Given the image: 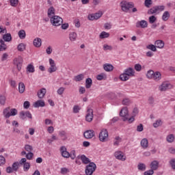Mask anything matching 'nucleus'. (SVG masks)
<instances>
[{
  "instance_id": "40",
  "label": "nucleus",
  "mask_w": 175,
  "mask_h": 175,
  "mask_svg": "<svg viewBox=\"0 0 175 175\" xmlns=\"http://www.w3.org/2000/svg\"><path fill=\"white\" fill-rule=\"evenodd\" d=\"M27 47V45H25V44L24 43H20L18 46H17V50L18 51H25V49Z\"/></svg>"
},
{
  "instance_id": "28",
  "label": "nucleus",
  "mask_w": 175,
  "mask_h": 175,
  "mask_svg": "<svg viewBox=\"0 0 175 175\" xmlns=\"http://www.w3.org/2000/svg\"><path fill=\"white\" fill-rule=\"evenodd\" d=\"M37 95L40 99H43V98H44V95H46V88L40 89L38 92Z\"/></svg>"
},
{
  "instance_id": "29",
  "label": "nucleus",
  "mask_w": 175,
  "mask_h": 175,
  "mask_svg": "<svg viewBox=\"0 0 175 175\" xmlns=\"http://www.w3.org/2000/svg\"><path fill=\"white\" fill-rule=\"evenodd\" d=\"M33 44L35 47H40L42 46V39L36 38L33 41Z\"/></svg>"
},
{
  "instance_id": "60",
  "label": "nucleus",
  "mask_w": 175,
  "mask_h": 175,
  "mask_svg": "<svg viewBox=\"0 0 175 175\" xmlns=\"http://www.w3.org/2000/svg\"><path fill=\"white\" fill-rule=\"evenodd\" d=\"M123 121H128L129 122V124H132V122H133V121H135V116H133L130 118H128V116L125 118L123 119Z\"/></svg>"
},
{
  "instance_id": "31",
  "label": "nucleus",
  "mask_w": 175,
  "mask_h": 175,
  "mask_svg": "<svg viewBox=\"0 0 175 175\" xmlns=\"http://www.w3.org/2000/svg\"><path fill=\"white\" fill-rule=\"evenodd\" d=\"M80 159L82 161V163H84V165H88V163H91V161L88 159V157H86L85 155L82 154L80 156Z\"/></svg>"
},
{
  "instance_id": "38",
  "label": "nucleus",
  "mask_w": 175,
  "mask_h": 175,
  "mask_svg": "<svg viewBox=\"0 0 175 175\" xmlns=\"http://www.w3.org/2000/svg\"><path fill=\"white\" fill-rule=\"evenodd\" d=\"M59 136L61 137L62 140H66V139H68V135L65 131H59Z\"/></svg>"
},
{
  "instance_id": "27",
  "label": "nucleus",
  "mask_w": 175,
  "mask_h": 175,
  "mask_svg": "<svg viewBox=\"0 0 175 175\" xmlns=\"http://www.w3.org/2000/svg\"><path fill=\"white\" fill-rule=\"evenodd\" d=\"M154 44L157 49H163V47H165V42H163L161 40H156Z\"/></svg>"
},
{
  "instance_id": "11",
  "label": "nucleus",
  "mask_w": 175,
  "mask_h": 175,
  "mask_svg": "<svg viewBox=\"0 0 175 175\" xmlns=\"http://www.w3.org/2000/svg\"><path fill=\"white\" fill-rule=\"evenodd\" d=\"M114 157L116 159H118V161H122V162L126 161V156L121 150L115 152Z\"/></svg>"
},
{
  "instance_id": "54",
  "label": "nucleus",
  "mask_w": 175,
  "mask_h": 175,
  "mask_svg": "<svg viewBox=\"0 0 175 175\" xmlns=\"http://www.w3.org/2000/svg\"><path fill=\"white\" fill-rule=\"evenodd\" d=\"M152 5V0H145L144 6L146 8H150Z\"/></svg>"
},
{
  "instance_id": "62",
  "label": "nucleus",
  "mask_w": 175,
  "mask_h": 175,
  "mask_svg": "<svg viewBox=\"0 0 175 175\" xmlns=\"http://www.w3.org/2000/svg\"><path fill=\"white\" fill-rule=\"evenodd\" d=\"M61 25L62 29L66 30V29H68V28H69V23H62V25Z\"/></svg>"
},
{
  "instance_id": "16",
  "label": "nucleus",
  "mask_w": 175,
  "mask_h": 175,
  "mask_svg": "<svg viewBox=\"0 0 175 175\" xmlns=\"http://www.w3.org/2000/svg\"><path fill=\"white\" fill-rule=\"evenodd\" d=\"M83 136L85 139H92L95 136V131L94 130H88L85 131Z\"/></svg>"
},
{
  "instance_id": "23",
  "label": "nucleus",
  "mask_w": 175,
  "mask_h": 175,
  "mask_svg": "<svg viewBox=\"0 0 175 175\" xmlns=\"http://www.w3.org/2000/svg\"><path fill=\"white\" fill-rule=\"evenodd\" d=\"M68 38L71 42H76L77 40V33L75 31L70 32Z\"/></svg>"
},
{
  "instance_id": "9",
  "label": "nucleus",
  "mask_w": 175,
  "mask_h": 175,
  "mask_svg": "<svg viewBox=\"0 0 175 175\" xmlns=\"http://www.w3.org/2000/svg\"><path fill=\"white\" fill-rule=\"evenodd\" d=\"M102 16H103V12L102 11H98L94 14H90L88 18L90 21H94V20H99Z\"/></svg>"
},
{
  "instance_id": "1",
  "label": "nucleus",
  "mask_w": 175,
  "mask_h": 175,
  "mask_svg": "<svg viewBox=\"0 0 175 175\" xmlns=\"http://www.w3.org/2000/svg\"><path fill=\"white\" fill-rule=\"evenodd\" d=\"M18 111L16 108L10 109V107H6L3 110V116L4 118H10V117H14L17 116Z\"/></svg>"
},
{
  "instance_id": "36",
  "label": "nucleus",
  "mask_w": 175,
  "mask_h": 175,
  "mask_svg": "<svg viewBox=\"0 0 175 175\" xmlns=\"http://www.w3.org/2000/svg\"><path fill=\"white\" fill-rule=\"evenodd\" d=\"M154 73H155V72H154L152 70H148L146 72L147 79H148V80H152L154 77Z\"/></svg>"
},
{
  "instance_id": "49",
  "label": "nucleus",
  "mask_w": 175,
  "mask_h": 175,
  "mask_svg": "<svg viewBox=\"0 0 175 175\" xmlns=\"http://www.w3.org/2000/svg\"><path fill=\"white\" fill-rule=\"evenodd\" d=\"M107 78V75H106L105 73H101V74L97 75V77H96L97 80H99V81L105 79Z\"/></svg>"
},
{
  "instance_id": "20",
  "label": "nucleus",
  "mask_w": 175,
  "mask_h": 175,
  "mask_svg": "<svg viewBox=\"0 0 175 175\" xmlns=\"http://www.w3.org/2000/svg\"><path fill=\"white\" fill-rule=\"evenodd\" d=\"M124 73L129 77H133L135 76V70L132 68H128L124 70Z\"/></svg>"
},
{
  "instance_id": "64",
  "label": "nucleus",
  "mask_w": 175,
  "mask_h": 175,
  "mask_svg": "<svg viewBox=\"0 0 175 175\" xmlns=\"http://www.w3.org/2000/svg\"><path fill=\"white\" fill-rule=\"evenodd\" d=\"M170 165H171L172 169H174V170H175V159H172L170 161Z\"/></svg>"
},
{
  "instance_id": "47",
  "label": "nucleus",
  "mask_w": 175,
  "mask_h": 175,
  "mask_svg": "<svg viewBox=\"0 0 175 175\" xmlns=\"http://www.w3.org/2000/svg\"><path fill=\"white\" fill-rule=\"evenodd\" d=\"M0 105H1V106L6 105V96L2 94H0Z\"/></svg>"
},
{
  "instance_id": "7",
  "label": "nucleus",
  "mask_w": 175,
  "mask_h": 175,
  "mask_svg": "<svg viewBox=\"0 0 175 175\" xmlns=\"http://www.w3.org/2000/svg\"><path fill=\"white\" fill-rule=\"evenodd\" d=\"M173 88V85L167 81H163L159 86V91L161 92H165L167 91V90H172Z\"/></svg>"
},
{
  "instance_id": "58",
  "label": "nucleus",
  "mask_w": 175,
  "mask_h": 175,
  "mask_svg": "<svg viewBox=\"0 0 175 175\" xmlns=\"http://www.w3.org/2000/svg\"><path fill=\"white\" fill-rule=\"evenodd\" d=\"M134 69L136 70V72H142V67L140 64H136L134 66Z\"/></svg>"
},
{
  "instance_id": "63",
  "label": "nucleus",
  "mask_w": 175,
  "mask_h": 175,
  "mask_svg": "<svg viewBox=\"0 0 175 175\" xmlns=\"http://www.w3.org/2000/svg\"><path fill=\"white\" fill-rule=\"evenodd\" d=\"M154 174V170H152L151 168L148 170H146L144 175H153Z\"/></svg>"
},
{
  "instance_id": "44",
  "label": "nucleus",
  "mask_w": 175,
  "mask_h": 175,
  "mask_svg": "<svg viewBox=\"0 0 175 175\" xmlns=\"http://www.w3.org/2000/svg\"><path fill=\"white\" fill-rule=\"evenodd\" d=\"M92 85V79L91 78H88L85 80V88H91Z\"/></svg>"
},
{
  "instance_id": "18",
  "label": "nucleus",
  "mask_w": 175,
  "mask_h": 175,
  "mask_svg": "<svg viewBox=\"0 0 175 175\" xmlns=\"http://www.w3.org/2000/svg\"><path fill=\"white\" fill-rule=\"evenodd\" d=\"M150 167L154 171L158 170L159 168V161L157 160L152 161L150 164Z\"/></svg>"
},
{
  "instance_id": "56",
  "label": "nucleus",
  "mask_w": 175,
  "mask_h": 175,
  "mask_svg": "<svg viewBox=\"0 0 175 175\" xmlns=\"http://www.w3.org/2000/svg\"><path fill=\"white\" fill-rule=\"evenodd\" d=\"M150 24H154L157 21V16L152 15L148 18Z\"/></svg>"
},
{
  "instance_id": "53",
  "label": "nucleus",
  "mask_w": 175,
  "mask_h": 175,
  "mask_svg": "<svg viewBox=\"0 0 175 175\" xmlns=\"http://www.w3.org/2000/svg\"><path fill=\"white\" fill-rule=\"evenodd\" d=\"M103 49L104 51H107V50H109V51H111V50H113V46L107 44H105L103 46Z\"/></svg>"
},
{
  "instance_id": "50",
  "label": "nucleus",
  "mask_w": 175,
  "mask_h": 175,
  "mask_svg": "<svg viewBox=\"0 0 175 175\" xmlns=\"http://www.w3.org/2000/svg\"><path fill=\"white\" fill-rule=\"evenodd\" d=\"M19 166H20V163H18V161L14 162L12 166V169L14 170V172H17L18 170Z\"/></svg>"
},
{
  "instance_id": "52",
  "label": "nucleus",
  "mask_w": 175,
  "mask_h": 175,
  "mask_svg": "<svg viewBox=\"0 0 175 175\" xmlns=\"http://www.w3.org/2000/svg\"><path fill=\"white\" fill-rule=\"evenodd\" d=\"M146 49H148V50H151V51H157V46L152 44L146 46Z\"/></svg>"
},
{
  "instance_id": "19",
  "label": "nucleus",
  "mask_w": 175,
  "mask_h": 175,
  "mask_svg": "<svg viewBox=\"0 0 175 175\" xmlns=\"http://www.w3.org/2000/svg\"><path fill=\"white\" fill-rule=\"evenodd\" d=\"M152 80H154V81H160V80H162V74L159 71H156L153 74V78Z\"/></svg>"
},
{
  "instance_id": "43",
  "label": "nucleus",
  "mask_w": 175,
  "mask_h": 175,
  "mask_svg": "<svg viewBox=\"0 0 175 175\" xmlns=\"http://www.w3.org/2000/svg\"><path fill=\"white\" fill-rule=\"evenodd\" d=\"M82 80H84V74H79L74 78L75 81H81Z\"/></svg>"
},
{
  "instance_id": "26",
  "label": "nucleus",
  "mask_w": 175,
  "mask_h": 175,
  "mask_svg": "<svg viewBox=\"0 0 175 175\" xmlns=\"http://www.w3.org/2000/svg\"><path fill=\"white\" fill-rule=\"evenodd\" d=\"M26 72L27 73H35V66L33 64L31 63L27 65Z\"/></svg>"
},
{
  "instance_id": "8",
  "label": "nucleus",
  "mask_w": 175,
  "mask_h": 175,
  "mask_svg": "<svg viewBox=\"0 0 175 175\" xmlns=\"http://www.w3.org/2000/svg\"><path fill=\"white\" fill-rule=\"evenodd\" d=\"M23 57L18 56L17 57H15L13 60V64L16 66V69L18 72L21 70V68H23Z\"/></svg>"
},
{
  "instance_id": "37",
  "label": "nucleus",
  "mask_w": 175,
  "mask_h": 175,
  "mask_svg": "<svg viewBox=\"0 0 175 175\" xmlns=\"http://www.w3.org/2000/svg\"><path fill=\"white\" fill-rule=\"evenodd\" d=\"M110 37V33L106 31H102L99 35L100 39H107V38Z\"/></svg>"
},
{
  "instance_id": "25",
  "label": "nucleus",
  "mask_w": 175,
  "mask_h": 175,
  "mask_svg": "<svg viewBox=\"0 0 175 175\" xmlns=\"http://www.w3.org/2000/svg\"><path fill=\"white\" fill-rule=\"evenodd\" d=\"M120 117H123L124 118H126L129 116V111L127 107H124L120 112Z\"/></svg>"
},
{
  "instance_id": "59",
  "label": "nucleus",
  "mask_w": 175,
  "mask_h": 175,
  "mask_svg": "<svg viewBox=\"0 0 175 175\" xmlns=\"http://www.w3.org/2000/svg\"><path fill=\"white\" fill-rule=\"evenodd\" d=\"M122 105L128 106V105H131V100H129V98H126L122 100Z\"/></svg>"
},
{
  "instance_id": "41",
  "label": "nucleus",
  "mask_w": 175,
  "mask_h": 175,
  "mask_svg": "<svg viewBox=\"0 0 175 175\" xmlns=\"http://www.w3.org/2000/svg\"><path fill=\"white\" fill-rule=\"evenodd\" d=\"M137 169H138V170H140L141 172H144L146 170V169H147V166L146 165V164H144L143 163H139L137 165Z\"/></svg>"
},
{
  "instance_id": "32",
  "label": "nucleus",
  "mask_w": 175,
  "mask_h": 175,
  "mask_svg": "<svg viewBox=\"0 0 175 175\" xmlns=\"http://www.w3.org/2000/svg\"><path fill=\"white\" fill-rule=\"evenodd\" d=\"M161 18H162L163 21H167V20H169V18H170V13L169 12V11H165L163 13Z\"/></svg>"
},
{
  "instance_id": "5",
  "label": "nucleus",
  "mask_w": 175,
  "mask_h": 175,
  "mask_svg": "<svg viewBox=\"0 0 175 175\" xmlns=\"http://www.w3.org/2000/svg\"><path fill=\"white\" fill-rule=\"evenodd\" d=\"M98 139L102 143L107 142V139H109V131H107V129H103L100 130V132L98 135Z\"/></svg>"
},
{
  "instance_id": "14",
  "label": "nucleus",
  "mask_w": 175,
  "mask_h": 175,
  "mask_svg": "<svg viewBox=\"0 0 175 175\" xmlns=\"http://www.w3.org/2000/svg\"><path fill=\"white\" fill-rule=\"evenodd\" d=\"M137 28H147L148 27V23L145 20L138 21L135 24Z\"/></svg>"
},
{
  "instance_id": "35",
  "label": "nucleus",
  "mask_w": 175,
  "mask_h": 175,
  "mask_svg": "<svg viewBox=\"0 0 175 175\" xmlns=\"http://www.w3.org/2000/svg\"><path fill=\"white\" fill-rule=\"evenodd\" d=\"M4 42H12V34L10 33H5L3 36Z\"/></svg>"
},
{
  "instance_id": "10",
  "label": "nucleus",
  "mask_w": 175,
  "mask_h": 175,
  "mask_svg": "<svg viewBox=\"0 0 175 175\" xmlns=\"http://www.w3.org/2000/svg\"><path fill=\"white\" fill-rule=\"evenodd\" d=\"M20 165H23V170L25 172H28L31 169V163L27 162L26 158H22L19 161Z\"/></svg>"
},
{
  "instance_id": "24",
  "label": "nucleus",
  "mask_w": 175,
  "mask_h": 175,
  "mask_svg": "<svg viewBox=\"0 0 175 175\" xmlns=\"http://www.w3.org/2000/svg\"><path fill=\"white\" fill-rule=\"evenodd\" d=\"M103 69L105 72H113L114 66L110 64H105L103 65Z\"/></svg>"
},
{
  "instance_id": "51",
  "label": "nucleus",
  "mask_w": 175,
  "mask_h": 175,
  "mask_svg": "<svg viewBox=\"0 0 175 175\" xmlns=\"http://www.w3.org/2000/svg\"><path fill=\"white\" fill-rule=\"evenodd\" d=\"M25 151H27V152H32V150H33V147L29 144L25 145Z\"/></svg>"
},
{
  "instance_id": "12",
  "label": "nucleus",
  "mask_w": 175,
  "mask_h": 175,
  "mask_svg": "<svg viewBox=\"0 0 175 175\" xmlns=\"http://www.w3.org/2000/svg\"><path fill=\"white\" fill-rule=\"evenodd\" d=\"M49 68H48L49 73H54V72H57V65L55 64V61L54 59L50 58L49 59Z\"/></svg>"
},
{
  "instance_id": "39",
  "label": "nucleus",
  "mask_w": 175,
  "mask_h": 175,
  "mask_svg": "<svg viewBox=\"0 0 175 175\" xmlns=\"http://www.w3.org/2000/svg\"><path fill=\"white\" fill-rule=\"evenodd\" d=\"M0 51H5L6 49H8V46H6V44H5V41L2 39L0 40Z\"/></svg>"
},
{
  "instance_id": "45",
  "label": "nucleus",
  "mask_w": 175,
  "mask_h": 175,
  "mask_svg": "<svg viewBox=\"0 0 175 175\" xmlns=\"http://www.w3.org/2000/svg\"><path fill=\"white\" fill-rule=\"evenodd\" d=\"M163 124V122H162V120L158 119L155 121V122L153 123L154 128H158L159 126H161Z\"/></svg>"
},
{
  "instance_id": "42",
  "label": "nucleus",
  "mask_w": 175,
  "mask_h": 175,
  "mask_svg": "<svg viewBox=\"0 0 175 175\" xmlns=\"http://www.w3.org/2000/svg\"><path fill=\"white\" fill-rule=\"evenodd\" d=\"M129 79H130V77H128L125 72H123L120 75V79L121 81H128Z\"/></svg>"
},
{
  "instance_id": "3",
  "label": "nucleus",
  "mask_w": 175,
  "mask_h": 175,
  "mask_svg": "<svg viewBox=\"0 0 175 175\" xmlns=\"http://www.w3.org/2000/svg\"><path fill=\"white\" fill-rule=\"evenodd\" d=\"M51 24L53 27H59L64 23V19L59 16H54L50 19Z\"/></svg>"
},
{
  "instance_id": "57",
  "label": "nucleus",
  "mask_w": 175,
  "mask_h": 175,
  "mask_svg": "<svg viewBox=\"0 0 175 175\" xmlns=\"http://www.w3.org/2000/svg\"><path fill=\"white\" fill-rule=\"evenodd\" d=\"M64 92H65V88L64 87H60L57 90V95H62Z\"/></svg>"
},
{
  "instance_id": "33",
  "label": "nucleus",
  "mask_w": 175,
  "mask_h": 175,
  "mask_svg": "<svg viewBox=\"0 0 175 175\" xmlns=\"http://www.w3.org/2000/svg\"><path fill=\"white\" fill-rule=\"evenodd\" d=\"M140 144L142 148H147L148 147V139H147V138L142 139L141 140Z\"/></svg>"
},
{
  "instance_id": "13",
  "label": "nucleus",
  "mask_w": 175,
  "mask_h": 175,
  "mask_svg": "<svg viewBox=\"0 0 175 175\" xmlns=\"http://www.w3.org/2000/svg\"><path fill=\"white\" fill-rule=\"evenodd\" d=\"M85 120L88 122H91L94 120V110L88 108L86 112Z\"/></svg>"
},
{
  "instance_id": "46",
  "label": "nucleus",
  "mask_w": 175,
  "mask_h": 175,
  "mask_svg": "<svg viewBox=\"0 0 175 175\" xmlns=\"http://www.w3.org/2000/svg\"><path fill=\"white\" fill-rule=\"evenodd\" d=\"M166 140L167 143H173L174 142V135L170 134L166 137Z\"/></svg>"
},
{
  "instance_id": "34",
  "label": "nucleus",
  "mask_w": 175,
  "mask_h": 175,
  "mask_svg": "<svg viewBox=\"0 0 175 175\" xmlns=\"http://www.w3.org/2000/svg\"><path fill=\"white\" fill-rule=\"evenodd\" d=\"M18 91L20 94H24L25 91V85L23 82L18 83Z\"/></svg>"
},
{
  "instance_id": "30",
  "label": "nucleus",
  "mask_w": 175,
  "mask_h": 175,
  "mask_svg": "<svg viewBox=\"0 0 175 175\" xmlns=\"http://www.w3.org/2000/svg\"><path fill=\"white\" fill-rule=\"evenodd\" d=\"M121 142H122V138H121V137L120 136L116 137L113 139V146H115V147H118Z\"/></svg>"
},
{
  "instance_id": "21",
  "label": "nucleus",
  "mask_w": 175,
  "mask_h": 175,
  "mask_svg": "<svg viewBox=\"0 0 175 175\" xmlns=\"http://www.w3.org/2000/svg\"><path fill=\"white\" fill-rule=\"evenodd\" d=\"M47 14L49 18H51L52 17H54L55 16V8L54 7L51 6L48 9Z\"/></svg>"
},
{
  "instance_id": "48",
  "label": "nucleus",
  "mask_w": 175,
  "mask_h": 175,
  "mask_svg": "<svg viewBox=\"0 0 175 175\" xmlns=\"http://www.w3.org/2000/svg\"><path fill=\"white\" fill-rule=\"evenodd\" d=\"M18 37L20 39H24L25 36H27V34L25 33V30H20L18 33Z\"/></svg>"
},
{
  "instance_id": "4",
  "label": "nucleus",
  "mask_w": 175,
  "mask_h": 175,
  "mask_svg": "<svg viewBox=\"0 0 175 175\" xmlns=\"http://www.w3.org/2000/svg\"><path fill=\"white\" fill-rule=\"evenodd\" d=\"M165 10V5H157L148 10V14H159Z\"/></svg>"
},
{
  "instance_id": "15",
  "label": "nucleus",
  "mask_w": 175,
  "mask_h": 175,
  "mask_svg": "<svg viewBox=\"0 0 175 175\" xmlns=\"http://www.w3.org/2000/svg\"><path fill=\"white\" fill-rule=\"evenodd\" d=\"M19 117L21 120H25V117H27V118H32V114L29 111H22L19 113Z\"/></svg>"
},
{
  "instance_id": "2",
  "label": "nucleus",
  "mask_w": 175,
  "mask_h": 175,
  "mask_svg": "<svg viewBox=\"0 0 175 175\" xmlns=\"http://www.w3.org/2000/svg\"><path fill=\"white\" fill-rule=\"evenodd\" d=\"M120 7L121 8V10L124 12V13H128L130 9L135 8V3L128 1H122L120 3Z\"/></svg>"
},
{
  "instance_id": "55",
  "label": "nucleus",
  "mask_w": 175,
  "mask_h": 175,
  "mask_svg": "<svg viewBox=\"0 0 175 175\" xmlns=\"http://www.w3.org/2000/svg\"><path fill=\"white\" fill-rule=\"evenodd\" d=\"M10 5L12 8H16L18 5V0H10Z\"/></svg>"
},
{
  "instance_id": "6",
  "label": "nucleus",
  "mask_w": 175,
  "mask_h": 175,
  "mask_svg": "<svg viewBox=\"0 0 175 175\" xmlns=\"http://www.w3.org/2000/svg\"><path fill=\"white\" fill-rule=\"evenodd\" d=\"M96 170V164L94 162L90 163L88 165H86L85 172L86 175H92L94 174V172Z\"/></svg>"
},
{
  "instance_id": "17",
  "label": "nucleus",
  "mask_w": 175,
  "mask_h": 175,
  "mask_svg": "<svg viewBox=\"0 0 175 175\" xmlns=\"http://www.w3.org/2000/svg\"><path fill=\"white\" fill-rule=\"evenodd\" d=\"M60 152H61L62 156L64 158H69L70 157V153H69V152H67L66 147L65 146H62L60 148Z\"/></svg>"
},
{
  "instance_id": "61",
  "label": "nucleus",
  "mask_w": 175,
  "mask_h": 175,
  "mask_svg": "<svg viewBox=\"0 0 175 175\" xmlns=\"http://www.w3.org/2000/svg\"><path fill=\"white\" fill-rule=\"evenodd\" d=\"M26 158L27 159H28L29 161L32 160V158H33V154L32 153V152H29L27 154H26Z\"/></svg>"
},
{
  "instance_id": "22",
  "label": "nucleus",
  "mask_w": 175,
  "mask_h": 175,
  "mask_svg": "<svg viewBox=\"0 0 175 175\" xmlns=\"http://www.w3.org/2000/svg\"><path fill=\"white\" fill-rule=\"evenodd\" d=\"M33 107H44L45 104L43 100H38L33 104Z\"/></svg>"
}]
</instances>
